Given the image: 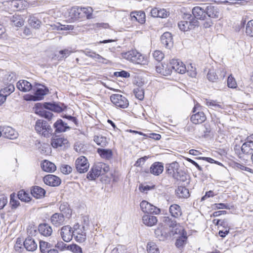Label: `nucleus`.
<instances>
[{
	"label": "nucleus",
	"instance_id": "57",
	"mask_svg": "<svg viewBox=\"0 0 253 253\" xmlns=\"http://www.w3.org/2000/svg\"><path fill=\"white\" fill-rule=\"evenodd\" d=\"M112 253H126V248L125 246L118 245L112 251Z\"/></svg>",
	"mask_w": 253,
	"mask_h": 253
},
{
	"label": "nucleus",
	"instance_id": "47",
	"mask_svg": "<svg viewBox=\"0 0 253 253\" xmlns=\"http://www.w3.org/2000/svg\"><path fill=\"white\" fill-rule=\"evenodd\" d=\"M18 198L21 201L28 202L31 200V198L28 193H27L24 190H20L17 194Z\"/></svg>",
	"mask_w": 253,
	"mask_h": 253
},
{
	"label": "nucleus",
	"instance_id": "22",
	"mask_svg": "<svg viewBox=\"0 0 253 253\" xmlns=\"http://www.w3.org/2000/svg\"><path fill=\"white\" fill-rule=\"evenodd\" d=\"M164 170V165L161 162L154 163L150 168V172L155 175H159Z\"/></svg>",
	"mask_w": 253,
	"mask_h": 253
},
{
	"label": "nucleus",
	"instance_id": "4",
	"mask_svg": "<svg viewBox=\"0 0 253 253\" xmlns=\"http://www.w3.org/2000/svg\"><path fill=\"white\" fill-rule=\"evenodd\" d=\"M35 129L38 133H42L45 137H49L53 133V129L48 123L43 120H38L35 125Z\"/></svg>",
	"mask_w": 253,
	"mask_h": 253
},
{
	"label": "nucleus",
	"instance_id": "48",
	"mask_svg": "<svg viewBox=\"0 0 253 253\" xmlns=\"http://www.w3.org/2000/svg\"><path fill=\"white\" fill-rule=\"evenodd\" d=\"M133 93L135 97L139 100H142L143 99L144 97V91L142 87H138L134 88L133 90Z\"/></svg>",
	"mask_w": 253,
	"mask_h": 253
},
{
	"label": "nucleus",
	"instance_id": "10",
	"mask_svg": "<svg viewBox=\"0 0 253 253\" xmlns=\"http://www.w3.org/2000/svg\"><path fill=\"white\" fill-rule=\"evenodd\" d=\"M73 235V231L69 225L64 226L60 229L61 237L66 242H70L72 239Z\"/></svg>",
	"mask_w": 253,
	"mask_h": 253
},
{
	"label": "nucleus",
	"instance_id": "25",
	"mask_svg": "<svg viewBox=\"0 0 253 253\" xmlns=\"http://www.w3.org/2000/svg\"><path fill=\"white\" fill-rule=\"evenodd\" d=\"M74 230L73 231V237L75 238V239L78 242H84L86 239L85 233L82 229L79 228H76L75 226H74Z\"/></svg>",
	"mask_w": 253,
	"mask_h": 253
},
{
	"label": "nucleus",
	"instance_id": "55",
	"mask_svg": "<svg viewBox=\"0 0 253 253\" xmlns=\"http://www.w3.org/2000/svg\"><path fill=\"white\" fill-rule=\"evenodd\" d=\"M206 104L208 106L214 107L215 109L220 108L222 109L223 107L221 105L218 104L216 101L214 100H207Z\"/></svg>",
	"mask_w": 253,
	"mask_h": 253
},
{
	"label": "nucleus",
	"instance_id": "20",
	"mask_svg": "<svg viewBox=\"0 0 253 253\" xmlns=\"http://www.w3.org/2000/svg\"><path fill=\"white\" fill-rule=\"evenodd\" d=\"M206 16L211 18H218L219 15V10L216 6H214L211 4H207L205 3Z\"/></svg>",
	"mask_w": 253,
	"mask_h": 253
},
{
	"label": "nucleus",
	"instance_id": "39",
	"mask_svg": "<svg viewBox=\"0 0 253 253\" xmlns=\"http://www.w3.org/2000/svg\"><path fill=\"white\" fill-rule=\"evenodd\" d=\"M68 142V140L63 137L53 138L51 140V145L53 148L62 147Z\"/></svg>",
	"mask_w": 253,
	"mask_h": 253
},
{
	"label": "nucleus",
	"instance_id": "18",
	"mask_svg": "<svg viewBox=\"0 0 253 253\" xmlns=\"http://www.w3.org/2000/svg\"><path fill=\"white\" fill-rule=\"evenodd\" d=\"M53 127L55 129L54 133H60L66 131L70 129L67 124L65 123L61 119H58L54 124Z\"/></svg>",
	"mask_w": 253,
	"mask_h": 253
},
{
	"label": "nucleus",
	"instance_id": "26",
	"mask_svg": "<svg viewBox=\"0 0 253 253\" xmlns=\"http://www.w3.org/2000/svg\"><path fill=\"white\" fill-rule=\"evenodd\" d=\"M179 169V165L178 163L174 162L167 165L166 171L169 176L173 178L174 175H175Z\"/></svg>",
	"mask_w": 253,
	"mask_h": 253
},
{
	"label": "nucleus",
	"instance_id": "60",
	"mask_svg": "<svg viewBox=\"0 0 253 253\" xmlns=\"http://www.w3.org/2000/svg\"><path fill=\"white\" fill-rule=\"evenodd\" d=\"M114 75L116 77H120L123 78H128L130 76V74L127 71L122 70L120 72H116L114 73Z\"/></svg>",
	"mask_w": 253,
	"mask_h": 253
},
{
	"label": "nucleus",
	"instance_id": "7",
	"mask_svg": "<svg viewBox=\"0 0 253 253\" xmlns=\"http://www.w3.org/2000/svg\"><path fill=\"white\" fill-rule=\"evenodd\" d=\"M140 206L141 210L145 213L148 214H156L160 213V209L154 205L151 204L146 201H142L140 204Z\"/></svg>",
	"mask_w": 253,
	"mask_h": 253
},
{
	"label": "nucleus",
	"instance_id": "41",
	"mask_svg": "<svg viewBox=\"0 0 253 253\" xmlns=\"http://www.w3.org/2000/svg\"><path fill=\"white\" fill-rule=\"evenodd\" d=\"M29 25L35 29H38L40 27L41 22L37 17L34 16H30L28 19Z\"/></svg>",
	"mask_w": 253,
	"mask_h": 253
},
{
	"label": "nucleus",
	"instance_id": "42",
	"mask_svg": "<svg viewBox=\"0 0 253 253\" xmlns=\"http://www.w3.org/2000/svg\"><path fill=\"white\" fill-rule=\"evenodd\" d=\"M52 247V245L48 242L43 241H40V249L42 253H47V251L49 250Z\"/></svg>",
	"mask_w": 253,
	"mask_h": 253
},
{
	"label": "nucleus",
	"instance_id": "62",
	"mask_svg": "<svg viewBox=\"0 0 253 253\" xmlns=\"http://www.w3.org/2000/svg\"><path fill=\"white\" fill-rule=\"evenodd\" d=\"M22 3L21 0H12L11 1L10 5L12 6V7L15 8L16 9L17 8H21L22 6Z\"/></svg>",
	"mask_w": 253,
	"mask_h": 253
},
{
	"label": "nucleus",
	"instance_id": "6",
	"mask_svg": "<svg viewBox=\"0 0 253 253\" xmlns=\"http://www.w3.org/2000/svg\"><path fill=\"white\" fill-rule=\"evenodd\" d=\"M75 166L77 170L79 172L84 173L88 170L89 164L87 159L85 157L81 156L76 160Z\"/></svg>",
	"mask_w": 253,
	"mask_h": 253
},
{
	"label": "nucleus",
	"instance_id": "38",
	"mask_svg": "<svg viewBox=\"0 0 253 253\" xmlns=\"http://www.w3.org/2000/svg\"><path fill=\"white\" fill-rule=\"evenodd\" d=\"M97 152L101 158L107 160L110 159L113 156V152L111 149L98 148Z\"/></svg>",
	"mask_w": 253,
	"mask_h": 253
},
{
	"label": "nucleus",
	"instance_id": "56",
	"mask_svg": "<svg viewBox=\"0 0 253 253\" xmlns=\"http://www.w3.org/2000/svg\"><path fill=\"white\" fill-rule=\"evenodd\" d=\"M60 170L63 173L68 174L72 172V168L68 165H63L61 166Z\"/></svg>",
	"mask_w": 253,
	"mask_h": 253
},
{
	"label": "nucleus",
	"instance_id": "44",
	"mask_svg": "<svg viewBox=\"0 0 253 253\" xmlns=\"http://www.w3.org/2000/svg\"><path fill=\"white\" fill-rule=\"evenodd\" d=\"M147 250L148 253H160L157 246L152 242H149L147 243Z\"/></svg>",
	"mask_w": 253,
	"mask_h": 253
},
{
	"label": "nucleus",
	"instance_id": "28",
	"mask_svg": "<svg viewBox=\"0 0 253 253\" xmlns=\"http://www.w3.org/2000/svg\"><path fill=\"white\" fill-rule=\"evenodd\" d=\"M69 16L71 19L76 20L84 17L82 13V9L78 6H74L71 8L69 11Z\"/></svg>",
	"mask_w": 253,
	"mask_h": 253
},
{
	"label": "nucleus",
	"instance_id": "37",
	"mask_svg": "<svg viewBox=\"0 0 253 253\" xmlns=\"http://www.w3.org/2000/svg\"><path fill=\"white\" fill-rule=\"evenodd\" d=\"M175 193L180 198H187L189 196V190L184 186H178L175 190Z\"/></svg>",
	"mask_w": 253,
	"mask_h": 253
},
{
	"label": "nucleus",
	"instance_id": "29",
	"mask_svg": "<svg viewBox=\"0 0 253 253\" xmlns=\"http://www.w3.org/2000/svg\"><path fill=\"white\" fill-rule=\"evenodd\" d=\"M17 87L20 91L27 92L32 89V85L26 80H20L17 83Z\"/></svg>",
	"mask_w": 253,
	"mask_h": 253
},
{
	"label": "nucleus",
	"instance_id": "15",
	"mask_svg": "<svg viewBox=\"0 0 253 253\" xmlns=\"http://www.w3.org/2000/svg\"><path fill=\"white\" fill-rule=\"evenodd\" d=\"M43 180L44 183L50 186H57L61 183V179L54 175L48 174L45 176Z\"/></svg>",
	"mask_w": 253,
	"mask_h": 253
},
{
	"label": "nucleus",
	"instance_id": "52",
	"mask_svg": "<svg viewBox=\"0 0 253 253\" xmlns=\"http://www.w3.org/2000/svg\"><path fill=\"white\" fill-rule=\"evenodd\" d=\"M207 78L209 81L212 82H214L218 79L217 75L213 69L209 70L207 74Z\"/></svg>",
	"mask_w": 253,
	"mask_h": 253
},
{
	"label": "nucleus",
	"instance_id": "16",
	"mask_svg": "<svg viewBox=\"0 0 253 253\" xmlns=\"http://www.w3.org/2000/svg\"><path fill=\"white\" fill-rule=\"evenodd\" d=\"M170 66L172 70L178 73L184 74L187 70L185 65L178 60L172 59L170 61Z\"/></svg>",
	"mask_w": 253,
	"mask_h": 253
},
{
	"label": "nucleus",
	"instance_id": "61",
	"mask_svg": "<svg viewBox=\"0 0 253 253\" xmlns=\"http://www.w3.org/2000/svg\"><path fill=\"white\" fill-rule=\"evenodd\" d=\"M96 167H99L100 169V175L104 174V173H105L109 170V166H107L105 164H101L98 165H95Z\"/></svg>",
	"mask_w": 253,
	"mask_h": 253
},
{
	"label": "nucleus",
	"instance_id": "43",
	"mask_svg": "<svg viewBox=\"0 0 253 253\" xmlns=\"http://www.w3.org/2000/svg\"><path fill=\"white\" fill-rule=\"evenodd\" d=\"M10 203L11 208L12 210H15L20 205L19 201L16 199L17 197L15 193H12L10 196Z\"/></svg>",
	"mask_w": 253,
	"mask_h": 253
},
{
	"label": "nucleus",
	"instance_id": "63",
	"mask_svg": "<svg viewBox=\"0 0 253 253\" xmlns=\"http://www.w3.org/2000/svg\"><path fill=\"white\" fill-rule=\"evenodd\" d=\"M155 185L149 186V185H145L144 186L143 185H140L139 186V189L141 192H144L147 191H149L152 189H154Z\"/></svg>",
	"mask_w": 253,
	"mask_h": 253
},
{
	"label": "nucleus",
	"instance_id": "24",
	"mask_svg": "<svg viewBox=\"0 0 253 253\" xmlns=\"http://www.w3.org/2000/svg\"><path fill=\"white\" fill-rule=\"evenodd\" d=\"M23 245L26 250L33 252L37 249V244L31 237H28L23 242Z\"/></svg>",
	"mask_w": 253,
	"mask_h": 253
},
{
	"label": "nucleus",
	"instance_id": "8",
	"mask_svg": "<svg viewBox=\"0 0 253 253\" xmlns=\"http://www.w3.org/2000/svg\"><path fill=\"white\" fill-rule=\"evenodd\" d=\"M206 10L205 3H201L200 6H195L192 9V14L197 20H203L206 18Z\"/></svg>",
	"mask_w": 253,
	"mask_h": 253
},
{
	"label": "nucleus",
	"instance_id": "30",
	"mask_svg": "<svg viewBox=\"0 0 253 253\" xmlns=\"http://www.w3.org/2000/svg\"><path fill=\"white\" fill-rule=\"evenodd\" d=\"M143 223L148 226H152L157 222V217L151 214H145L142 217Z\"/></svg>",
	"mask_w": 253,
	"mask_h": 253
},
{
	"label": "nucleus",
	"instance_id": "27",
	"mask_svg": "<svg viewBox=\"0 0 253 253\" xmlns=\"http://www.w3.org/2000/svg\"><path fill=\"white\" fill-rule=\"evenodd\" d=\"M31 193L32 196L36 199H42L44 197L46 191L40 186H35L31 189Z\"/></svg>",
	"mask_w": 253,
	"mask_h": 253
},
{
	"label": "nucleus",
	"instance_id": "40",
	"mask_svg": "<svg viewBox=\"0 0 253 253\" xmlns=\"http://www.w3.org/2000/svg\"><path fill=\"white\" fill-rule=\"evenodd\" d=\"M187 177L188 175L186 172L182 169L179 168L176 171L175 175H174V177L173 178L176 179V180L185 182L187 180Z\"/></svg>",
	"mask_w": 253,
	"mask_h": 253
},
{
	"label": "nucleus",
	"instance_id": "23",
	"mask_svg": "<svg viewBox=\"0 0 253 253\" xmlns=\"http://www.w3.org/2000/svg\"><path fill=\"white\" fill-rule=\"evenodd\" d=\"M162 43L167 48H170L172 46L173 42L172 35L169 32L164 33L161 37Z\"/></svg>",
	"mask_w": 253,
	"mask_h": 253
},
{
	"label": "nucleus",
	"instance_id": "59",
	"mask_svg": "<svg viewBox=\"0 0 253 253\" xmlns=\"http://www.w3.org/2000/svg\"><path fill=\"white\" fill-rule=\"evenodd\" d=\"M186 71L190 77L192 78L196 77L197 75L196 68L193 67L191 64H190V65L188 66V69Z\"/></svg>",
	"mask_w": 253,
	"mask_h": 253
},
{
	"label": "nucleus",
	"instance_id": "17",
	"mask_svg": "<svg viewBox=\"0 0 253 253\" xmlns=\"http://www.w3.org/2000/svg\"><path fill=\"white\" fill-rule=\"evenodd\" d=\"M38 230L42 235L46 237L50 236L53 232L52 227L46 223L40 224Z\"/></svg>",
	"mask_w": 253,
	"mask_h": 253
},
{
	"label": "nucleus",
	"instance_id": "19",
	"mask_svg": "<svg viewBox=\"0 0 253 253\" xmlns=\"http://www.w3.org/2000/svg\"><path fill=\"white\" fill-rule=\"evenodd\" d=\"M191 116L190 120L194 124H200L205 122L207 119L206 115L202 112L199 111Z\"/></svg>",
	"mask_w": 253,
	"mask_h": 253
},
{
	"label": "nucleus",
	"instance_id": "54",
	"mask_svg": "<svg viewBox=\"0 0 253 253\" xmlns=\"http://www.w3.org/2000/svg\"><path fill=\"white\" fill-rule=\"evenodd\" d=\"M227 85L229 87L232 88H235L237 86L236 82L232 75H230L228 78Z\"/></svg>",
	"mask_w": 253,
	"mask_h": 253
},
{
	"label": "nucleus",
	"instance_id": "51",
	"mask_svg": "<svg viewBox=\"0 0 253 253\" xmlns=\"http://www.w3.org/2000/svg\"><path fill=\"white\" fill-rule=\"evenodd\" d=\"M163 221L165 223L166 225L170 227L175 228L177 226L176 221L175 220H172L168 216L164 217Z\"/></svg>",
	"mask_w": 253,
	"mask_h": 253
},
{
	"label": "nucleus",
	"instance_id": "12",
	"mask_svg": "<svg viewBox=\"0 0 253 253\" xmlns=\"http://www.w3.org/2000/svg\"><path fill=\"white\" fill-rule=\"evenodd\" d=\"M50 220L53 226L59 227L65 224V216L61 213H55L51 216Z\"/></svg>",
	"mask_w": 253,
	"mask_h": 253
},
{
	"label": "nucleus",
	"instance_id": "13",
	"mask_svg": "<svg viewBox=\"0 0 253 253\" xmlns=\"http://www.w3.org/2000/svg\"><path fill=\"white\" fill-rule=\"evenodd\" d=\"M18 133L13 128L8 126L2 127V136L10 139H14L18 137Z\"/></svg>",
	"mask_w": 253,
	"mask_h": 253
},
{
	"label": "nucleus",
	"instance_id": "31",
	"mask_svg": "<svg viewBox=\"0 0 253 253\" xmlns=\"http://www.w3.org/2000/svg\"><path fill=\"white\" fill-rule=\"evenodd\" d=\"M41 168L43 171L48 172H52L56 169L54 164L47 160H44L41 164Z\"/></svg>",
	"mask_w": 253,
	"mask_h": 253
},
{
	"label": "nucleus",
	"instance_id": "11",
	"mask_svg": "<svg viewBox=\"0 0 253 253\" xmlns=\"http://www.w3.org/2000/svg\"><path fill=\"white\" fill-rule=\"evenodd\" d=\"M199 21L197 20H194L192 21L187 22L186 21H181L178 23L179 29L182 31H187L189 30L193 29L196 26H198Z\"/></svg>",
	"mask_w": 253,
	"mask_h": 253
},
{
	"label": "nucleus",
	"instance_id": "36",
	"mask_svg": "<svg viewBox=\"0 0 253 253\" xmlns=\"http://www.w3.org/2000/svg\"><path fill=\"white\" fill-rule=\"evenodd\" d=\"M181 231V235L177 239L175 242L176 247L179 248L183 247L187 240V233L183 229H180L179 232Z\"/></svg>",
	"mask_w": 253,
	"mask_h": 253
},
{
	"label": "nucleus",
	"instance_id": "32",
	"mask_svg": "<svg viewBox=\"0 0 253 253\" xmlns=\"http://www.w3.org/2000/svg\"><path fill=\"white\" fill-rule=\"evenodd\" d=\"M59 210L65 216L70 218L72 215V210L67 202H63L60 204Z\"/></svg>",
	"mask_w": 253,
	"mask_h": 253
},
{
	"label": "nucleus",
	"instance_id": "64",
	"mask_svg": "<svg viewBox=\"0 0 253 253\" xmlns=\"http://www.w3.org/2000/svg\"><path fill=\"white\" fill-rule=\"evenodd\" d=\"M183 21H186L187 22L192 21L194 20H196L194 17L193 15L189 13H184L183 15Z\"/></svg>",
	"mask_w": 253,
	"mask_h": 253
},
{
	"label": "nucleus",
	"instance_id": "2",
	"mask_svg": "<svg viewBox=\"0 0 253 253\" xmlns=\"http://www.w3.org/2000/svg\"><path fill=\"white\" fill-rule=\"evenodd\" d=\"M122 56L135 64L146 65L148 63L147 58L136 50H131L122 53Z\"/></svg>",
	"mask_w": 253,
	"mask_h": 253
},
{
	"label": "nucleus",
	"instance_id": "46",
	"mask_svg": "<svg viewBox=\"0 0 253 253\" xmlns=\"http://www.w3.org/2000/svg\"><path fill=\"white\" fill-rule=\"evenodd\" d=\"M14 90L15 87L14 85L12 84H9L6 86L1 89L0 91L4 94V95H5L7 97V96L13 92Z\"/></svg>",
	"mask_w": 253,
	"mask_h": 253
},
{
	"label": "nucleus",
	"instance_id": "34",
	"mask_svg": "<svg viewBox=\"0 0 253 253\" xmlns=\"http://www.w3.org/2000/svg\"><path fill=\"white\" fill-rule=\"evenodd\" d=\"M10 24L12 26L20 27L24 24V20L21 16L15 14L10 17Z\"/></svg>",
	"mask_w": 253,
	"mask_h": 253
},
{
	"label": "nucleus",
	"instance_id": "49",
	"mask_svg": "<svg viewBox=\"0 0 253 253\" xmlns=\"http://www.w3.org/2000/svg\"><path fill=\"white\" fill-rule=\"evenodd\" d=\"M80 9H82V13L84 16H85L87 19L92 18L93 9L91 7H80Z\"/></svg>",
	"mask_w": 253,
	"mask_h": 253
},
{
	"label": "nucleus",
	"instance_id": "45",
	"mask_svg": "<svg viewBox=\"0 0 253 253\" xmlns=\"http://www.w3.org/2000/svg\"><path fill=\"white\" fill-rule=\"evenodd\" d=\"M94 141L98 145L102 147L106 146L107 144L106 138L103 136H95Z\"/></svg>",
	"mask_w": 253,
	"mask_h": 253
},
{
	"label": "nucleus",
	"instance_id": "33",
	"mask_svg": "<svg viewBox=\"0 0 253 253\" xmlns=\"http://www.w3.org/2000/svg\"><path fill=\"white\" fill-rule=\"evenodd\" d=\"M169 211L172 216L178 218L182 215L180 207L177 204L171 205L169 208Z\"/></svg>",
	"mask_w": 253,
	"mask_h": 253
},
{
	"label": "nucleus",
	"instance_id": "5",
	"mask_svg": "<svg viewBox=\"0 0 253 253\" xmlns=\"http://www.w3.org/2000/svg\"><path fill=\"white\" fill-rule=\"evenodd\" d=\"M111 102L117 107L121 108H126L128 106L127 99L122 95L114 94L110 96Z\"/></svg>",
	"mask_w": 253,
	"mask_h": 253
},
{
	"label": "nucleus",
	"instance_id": "50",
	"mask_svg": "<svg viewBox=\"0 0 253 253\" xmlns=\"http://www.w3.org/2000/svg\"><path fill=\"white\" fill-rule=\"evenodd\" d=\"M246 33L247 36L253 37V20L249 21L246 24Z\"/></svg>",
	"mask_w": 253,
	"mask_h": 253
},
{
	"label": "nucleus",
	"instance_id": "1",
	"mask_svg": "<svg viewBox=\"0 0 253 253\" xmlns=\"http://www.w3.org/2000/svg\"><path fill=\"white\" fill-rule=\"evenodd\" d=\"M66 108V106L63 103L45 102L42 104L39 103L35 105V111L37 114L49 120L52 118L53 114L45 109L59 113Z\"/></svg>",
	"mask_w": 253,
	"mask_h": 253
},
{
	"label": "nucleus",
	"instance_id": "53",
	"mask_svg": "<svg viewBox=\"0 0 253 253\" xmlns=\"http://www.w3.org/2000/svg\"><path fill=\"white\" fill-rule=\"evenodd\" d=\"M153 56L156 61L160 62L164 58V54L160 50H156L153 52Z\"/></svg>",
	"mask_w": 253,
	"mask_h": 253
},
{
	"label": "nucleus",
	"instance_id": "3",
	"mask_svg": "<svg viewBox=\"0 0 253 253\" xmlns=\"http://www.w3.org/2000/svg\"><path fill=\"white\" fill-rule=\"evenodd\" d=\"M234 150L240 158H242L244 155H253V141L248 138L241 147L237 145H235Z\"/></svg>",
	"mask_w": 253,
	"mask_h": 253
},
{
	"label": "nucleus",
	"instance_id": "35",
	"mask_svg": "<svg viewBox=\"0 0 253 253\" xmlns=\"http://www.w3.org/2000/svg\"><path fill=\"white\" fill-rule=\"evenodd\" d=\"M100 169L99 167L94 166L87 173V178L90 180H95L100 175V170H99Z\"/></svg>",
	"mask_w": 253,
	"mask_h": 253
},
{
	"label": "nucleus",
	"instance_id": "14",
	"mask_svg": "<svg viewBox=\"0 0 253 253\" xmlns=\"http://www.w3.org/2000/svg\"><path fill=\"white\" fill-rule=\"evenodd\" d=\"M130 20L132 22H138L140 24H143L145 22V14L142 11H134L130 14Z\"/></svg>",
	"mask_w": 253,
	"mask_h": 253
},
{
	"label": "nucleus",
	"instance_id": "58",
	"mask_svg": "<svg viewBox=\"0 0 253 253\" xmlns=\"http://www.w3.org/2000/svg\"><path fill=\"white\" fill-rule=\"evenodd\" d=\"M74 51L71 48H66L59 51V53L62 55L61 57L62 58H67Z\"/></svg>",
	"mask_w": 253,
	"mask_h": 253
},
{
	"label": "nucleus",
	"instance_id": "9",
	"mask_svg": "<svg viewBox=\"0 0 253 253\" xmlns=\"http://www.w3.org/2000/svg\"><path fill=\"white\" fill-rule=\"evenodd\" d=\"M39 85H41L44 87V88H38L35 91L34 95H31L30 100L33 101H38L42 99L44 97V96L45 95L49 92L48 88L43 85L41 84H39Z\"/></svg>",
	"mask_w": 253,
	"mask_h": 253
},
{
	"label": "nucleus",
	"instance_id": "21",
	"mask_svg": "<svg viewBox=\"0 0 253 253\" xmlns=\"http://www.w3.org/2000/svg\"><path fill=\"white\" fill-rule=\"evenodd\" d=\"M156 70L158 73L164 76L170 75L172 72L170 63L169 65L167 64L161 63L159 65L156 66Z\"/></svg>",
	"mask_w": 253,
	"mask_h": 253
}]
</instances>
